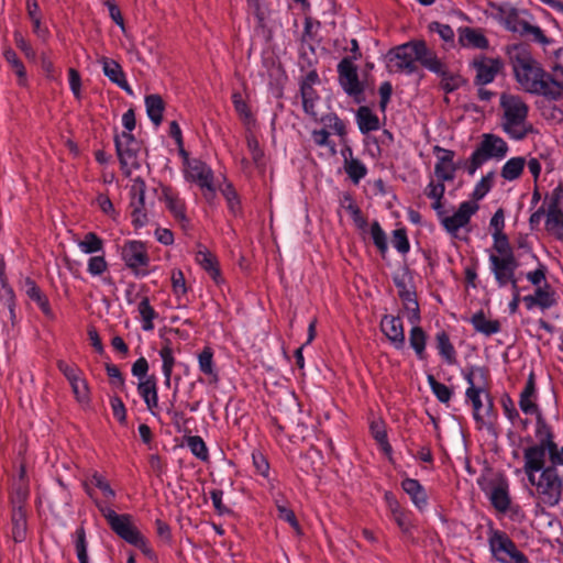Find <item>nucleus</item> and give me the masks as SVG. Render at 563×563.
Wrapping results in <instances>:
<instances>
[{"label":"nucleus","mask_w":563,"mask_h":563,"mask_svg":"<svg viewBox=\"0 0 563 563\" xmlns=\"http://www.w3.org/2000/svg\"><path fill=\"white\" fill-rule=\"evenodd\" d=\"M186 173L188 178L198 183L200 188L203 190V196L208 200L213 198V175L211 169L203 162L198 159L188 161L186 164Z\"/></svg>","instance_id":"nucleus-13"},{"label":"nucleus","mask_w":563,"mask_h":563,"mask_svg":"<svg viewBox=\"0 0 563 563\" xmlns=\"http://www.w3.org/2000/svg\"><path fill=\"white\" fill-rule=\"evenodd\" d=\"M409 343L419 360L426 358L427 334L422 328L415 324L409 333Z\"/></svg>","instance_id":"nucleus-34"},{"label":"nucleus","mask_w":563,"mask_h":563,"mask_svg":"<svg viewBox=\"0 0 563 563\" xmlns=\"http://www.w3.org/2000/svg\"><path fill=\"white\" fill-rule=\"evenodd\" d=\"M494 173H488L475 186L472 198L477 201L484 198L493 186Z\"/></svg>","instance_id":"nucleus-51"},{"label":"nucleus","mask_w":563,"mask_h":563,"mask_svg":"<svg viewBox=\"0 0 563 563\" xmlns=\"http://www.w3.org/2000/svg\"><path fill=\"white\" fill-rule=\"evenodd\" d=\"M440 66L441 70L434 73L441 76V86L446 92H452L463 85L464 80L460 75L448 71L441 60Z\"/></svg>","instance_id":"nucleus-43"},{"label":"nucleus","mask_w":563,"mask_h":563,"mask_svg":"<svg viewBox=\"0 0 563 563\" xmlns=\"http://www.w3.org/2000/svg\"><path fill=\"white\" fill-rule=\"evenodd\" d=\"M199 369L207 376H209L210 383H217L219 380L218 373L214 369L213 352L210 347H205L198 355Z\"/></svg>","instance_id":"nucleus-36"},{"label":"nucleus","mask_w":563,"mask_h":563,"mask_svg":"<svg viewBox=\"0 0 563 563\" xmlns=\"http://www.w3.org/2000/svg\"><path fill=\"white\" fill-rule=\"evenodd\" d=\"M186 443L190 449L191 453L201 461H207L209 457L208 449L199 435H190L186 439Z\"/></svg>","instance_id":"nucleus-47"},{"label":"nucleus","mask_w":563,"mask_h":563,"mask_svg":"<svg viewBox=\"0 0 563 563\" xmlns=\"http://www.w3.org/2000/svg\"><path fill=\"white\" fill-rule=\"evenodd\" d=\"M508 54L515 79L523 91L548 100L563 99V64L554 63L547 71L521 45L512 46Z\"/></svg>","instance_id":"nucleus-2"},{"label":"nucleus","mask_w":563,"mask_h":563,"mask_svg":"<svg viewBox=\"0 0 563 563\" xmlns=\"http://www.w3.org/2000/svg\"><path fill=\"white\" fill-rule=\"evenodd\" d=\"M146 112L151 121L158 126L163 120L165 103L159 95H150L145 97Z\"/></svg>","instance_id":"nucleus-31"},{"label":"nucleus","mask_w":563,"mask_h":563,"mask_svg":"<svg viewBox=\"0 0 563 563\" xmlns=\"http://www.w3.org/2000/svg\"><path fill=\"white\" fill-rule=\"evenodd\" d=\"M121 256L125 265L135 276L144 277L148 274L150 257L145 245L140 241H129L122 246Z\"/></svg>","instance_id":"nucleus-8"},{"label":"nucleus","mask_w":563,"mask_h":563,"mask_svg":"<svg viewBox=\"0 0 563 563\" xmlns=\"http://www.w3.org/2000/svg\"><path fill=\"white\" fill-rule=\"evenodd\" d=\"M500 108L503 110V131L514 140H523L531 131L528 123V104L519 97L509 93L500 96Z\"/></svg>","instance_id":"nucleus-4"},{"label":"nucleus","mask_w":563,"mask_h":563,"mask_svg":"<svg viewBox=\"0 0 563 563\" xmlns=\"http://www.w3.org/2000/svg\"><path fill=\"white\" fill-rule=\"evenodd\" d=\"M114 142L121 167L126 175H130L131 169L137 167L139 144L133 134L129 132L117 135Z\"/></svg>","instance_id":"nucleus-11"},{"label":"nucleus","mask_w":563,"mask_h":563,"mask_svg":"<svg viewBox=\"0 0 563 563\" xmlns=\"http://www.w3.org/2000/svg\"><path fill=\"white\" fill-rule=\"evenodd\" d=\"M526 165V159L521 156L508 159L501 168V177L506 180H515L520 177Z\"/></svg>","instance_id":"nucleus-39"},{"label":"nucleus","mask_w":563,"mask_h":563,"mask_svg":"<svg viewBox=\"0 0 563 563\" xmlns=\"http://www.w3.org/2000/svg\"><path fill=\"white\" fill-rule=\"evenodd\" d=\"M371 432L374 439L384 448V450H390V446L387 442L385 428L380 422L373 421L371 423Z\"/></svg>","instance_id":"nucleus-60"},{"label":"nucleus","mask_w":563,"mask_h":563,"mask_svg":"<svg viewBox=\"0 0 563 563\" xmlns=\"http://www.w3.org/2000/svg\"><path fill=\"white\" fill-rule=\"evenodd\" d=\"M137 311L142 318V329L144 331H152L154 329L153 320L157 318V312L150 305L147 297H143L137 306Z\"/></svg>","instance_id":"nucleus-42"},{"label":"nucleus","mask_w":563,"mask_h":563,"mask_svg":"<svg viewBox=\"0 0 563 563\" xmlns=\"http://www.w3.org/2000/svg\"><path fill=\"white\" fill-rule=\"evenodd\" d=\"M75 549L78 559H84L88 556L86 531L84 527H79L75 531Z\"/></svg>","instance_id":"nucleus-57"},{"label":"nucleus","mask_w":563,"mask_h":563,"mask_svg":"<svg viewBox=\"0 0 563 563\" xmlns=\"http://www.w3.org/2000/svg\"><path fill=\"white\" fill-rule=\"evenodd\" d=\"M427 380L433 394L441 402H449L452 396V390L444 384L439 383L433 375H428Z\"/></svg>","instance_id":"nucleus-48"},{"label":"nucleus","mask_w":563,"mask_h":563,"mask_svg":"<svg viewBox=\"0 0 563 563\" xmlns=\"http://www.w3.org/2000/svg\"><path fill=\"white\" fill-rule=\"evenodd\" d=\"M393 246L401 254L409 252L410 244L407 238V232L404 228L396 229L393 232L391 239Z\"/></svg>","instance_id":"nucleus-52"},{"label":"nucleus","mask_w":563,"mask_h":563,"mask_svg":"<svg viewBox=\"0 0 563 563\" xmlns=\"http://www.w3.org/2000/svg\"><path fill=\"white\" fill-rule=\"evenodd\" d=\"M388 67L391 71L412 74L417 63L430 71H440V59L424 41H412L390 49L387 54Z\"/></svg>","instance_id":"nucleus-3"},{"label":"nucleus","mask_w":563,"mask_h":563,"mask_svg":"<svg viewBox=\"0 0 563 563\" xmlns=\"http://www.w3.org/2000/svg\"><path fill=\"white\" fill-rule=\"evenodd\" d=\"M493 249L496 252L494 253L495 255L504 257H515L509 240L504 232H493Z\"/></svg>","instance_id":"nucleus-46"},{"label":"nucleus","mask_w":563,"mask_h":563,"mask_svg":"<svg viewBox=\"0 0 563 563\" xmlns=\"http://www.w3.org/2000/svg\"><path fill=\"white\" fill-rule=\"evenodd\" d=\"M519 263L516 257L489 255V268L494 274L498 287H505L516 277Z\"/></svg>","instance_id":"nucleus-12"},{"label":"nucleus","mask_w":563,"mask_h":563,"mask_svg":"<svg viewBox=\"0 0 563 563\" xmlns=\"http://www.w3.org/2000/svg\"><path fill=\"white\" fill-rule=\"evenodd\" d=\"M159 356L163 361L162 371L165 378L164 384L166 387H169L172 380V373L175 365L174 352L169 342H166L159 350Z\"/></svg>","instance_id":"nucleus-38"},{"label":"nucleus","mask_w":563,"mask_h":563,"mask_svg":"<svg viewBox=\"0 0 563 563\" xmlns=\"http://www.w3.org/2000/svg\"><path fill=\"white\" fill-rule=\"evenodd\" d=\"M247 150L254 163L258 164L263 158V151L260 147L257 139L253 134L246 135Z\"/></svg>","instance_id":"nucleus-62"},{"label":"nucleus","mask_w":563,"mask_h":563,"mask_svg":"<svg viewBox=\"0 0 563 563\" xmlns=\"http://www.w3.org/2000/svg\"><path fill=\"white\" fill-rule=\"evenodd\" d=\"M477 210L478 205L475 201H464L452 216L442 217L441 224L449 233L455 235L461 228L470 223Z\"/></svg>","instance_id":"nucleus-15"},{"label":"nucleus","mask_w":563,"mask_h":563,"mask_svg":"<svg viewBox=\"0 0 563 563\" xmlns=\"http://www.w3.org/2000/svg\"><path fill=\"white\" fill-rule=\"evenodd\" d=\"M401 487L410 496V499L416 507L423 509L427 506V494L422 485L417 479L406 478L402 481Z\"/></svg>","instance_id":"nucleus-26"},{"label":"nucleus","mask_w":563,"mask_h":563,"mask_svg":"<svg viewBox=\"0 0 563 563\" xmlns=\"http://www.w3.org/2000/svg\"><path fill=\"white\" fill-rule=\"evenodd\" d=\"M508 150L507 143L500 136L492 133L483 134L482 141L470 157L466 167L468 174L474 175L484 163L492 158L503 159L507 155Z\"/></svg>","instance_id":"nucleus-6"},{"label":"nucleus","mask_w":563,"mask_h":563,"mask_svg":"<svg viewBox=\"0 0 563 563\" xmlns=\"http://www.w3.org/2000/svg\"><path fill=\"white\" fill-rule=\"evenodd\" d=\"M357 124L362 133H368L379 129V120L367 107H361L356 113Z\"/></svg>","instance_id":"nucleus-32"},{"label":"nucleus","mask_w":563,"mask_h":563,"mask_svg":"<svg viewBox=\"0 0 563 563\" xmlns=\"http://www.w3.org/2000/svg\"><path fill=\"white\" fill-rule=\"evenodd\" d=\"M435 341L440 355L446 363L454 364L456 362V352L446 332L441 331L437 333Z\"/></svg>","instance_id":"nucleus-37"},{"label":"nucleus","mask_w":563,"mask_h":563,"mask_svg":"<svg viewBox=\"0 0 563 563\" xmlns=\"http://www.w3.org/2000/svg\"><path fill=\"white\" fill-rule=\"evenodd\" d=\"M96 506L107 520L111 530L125 542L139 548L144 549L146 541L141 534L139 529L133 523V518L129 514H117L113 509L104 503L96 501Z\"/></svg>","instance_id":"nucleus-5"},{"label":"nucleus","mask_w":563,"mask_h":563,"mask_svg":"<svg viewBox=\"0 0 563 563\" xmlns=\"http://www.w3.org/2000/svg\"><path fill=\"white\" fill-rule=\"evenodd\" d=\"M300 92L305 112L316 118V102L319 100L316 90L313 89V87H310V82H302L300 87Z\"/></svg>","instance_id":"nucleus-40"},{"label":"nucleus","mask_w":563,"mask_h":563,"mask_svg":"<svg viewBox=\"0 0 563 563\" xmlns=\"http://www.w3.org/2000/svg\"><path fill=\"white\" fill-rule=\"evenodd\" d=\"M69 384L77 400L86 401L88 399V384L81 375L69 382Z\"/></svg>","instance_id":"nucleus-53"},{"label":"nucleus","mask_w":563,"mask_h":563,"mask_svg":"<svg viewBox=\"0 0 563 563\" xmlns=\"http://www.w3.org/2000/svg\"><path fill=\"white\" fill-rule=\"evenodd\" d=\"M24 287H25V294L27 295V297L31 300H33L34 302H36L37 306L41 308V310L46 316L52 317L53 313H52V309L49 307L48 299H47V297L45 295H43V292L36 286V284L32 279L26 278Z\"/></svg>","instance_id":"nucleus-30"},{"label":"nucleus","mask_w":563,"mask_h":563,"mask_svg":"<svg viewBox=\"0 0 563 563\" xmlns=\"http://www.w3.org/2000/svg\"><path fill=\"white\" fill-rule=\"evenodd\" d=\"M438 161L434 166V175L438 180L452 181L455 177L456 167L454 166L453 158L455 153L451 150L443 148L439 145L433 147Z\"/></svg>","instance_id":"nucleus-17"},{"label":"nucleus","mask_w":563,"mask_h":563,"mask_svg":"<svg viewBox=\"0 0 563 563\" xmlns=\"http://www.w3.org/2000/svg\"><path fill=\"white\" fill-rule=\"evenodd\" d=\"M531 19H529L526 23V25L519 31L518 34H520L521 36H529L533 42H537L543 46H547L549 44L552 43V40L549 38L544 33L543 31L541 30V27H539L538 25H533L531 22H530Z\"/></svg>","instance_id":"nucleus-45"},{"label":"nucleus","mask_w":563,"mask_h":563,"mask_svg":"<svg viewBox=\"0 0 563 563\" xmlns=\"http://www.w3.org/2000/svg\"><path fill=\"white\" fill-rule=\"evenodd\" d=\"M471 322L477 332H481L485 335L495 334L500 330L499 321L486 319L483 311L476 312L472 317Z\"/></svg>","instance_id":"nucleus-33"},{"label":"nucleus","mask_w":563,"mask_h":563,"mask_svg":"<svg viewBox=\"0 0 563 563\" xmlns=\"http://www.w3.org/2000/svg\"><path fill=\"white\" fill-rule=\"evenodd\" d=\"M493 507L505 514L510 507L509 483L506 477L500 476L492 482L490 492L488 494Z\"/></svg>","instance_id":"nucleus-19"},{"label":"nucleus","mask_w":563,"mask_h":563,"mask_svg":"<svg viewBox=\"0 0 563 563\" xmlns=\"http://www.w3.org/2000/svg\"><path fill=\"white\" fill-rule=\"evenodd\" d=\"M466 399L471 401L473 407V417L475 421L482 426L486 424L493 416V400L488 393L476 391V389L467 388L465 393Z\"/></svg>","instance_id":"nucleus-14"},{"label":"nucleus","mask_w":563,"mask_h":563,"mask_svg":"<svg viewBox=\"0 0 563 563\" xmlns=\"http://www.w3.org/2000/svg\"><path fill=\"white\" fill-rule=\"evenodd\" d=\"M278 518L288 522L297 532V534L301 533V528L299 522L295 516V512L287 508L285 505L277 504Z\"/></svg>","instance_id":"nucleus-56"},{"label":"nucleus","mask_w":563,"mask_h":563,"mask_svg":"<svg viewBox=\"0 0 563 563\" xmlns=\"http://www.w3.org/2000/svg\"><path fill=\"white\" fill-rule=\"evenodd\" d=\"M77 245L85 254H93L103 250V241L95 232L86 233Z\"/></svg>","instance_id":"nucleus-44"},{"label":"nucleus","mask_w":563,"mask_h":563,"mask_svg":"<svg viewBox=\"0 0 563 563\" xmlns=\"http://www.w3.org/2000/svg\"><path fill=\"white\" fill-rule=\"evenodd\" d=\"M496 20L503 24L508 31L519 33L531 19V14L527 10H520L510 3L494 4Z\"/></svg>","instance_id":"nucleus-9"},{"label":"nucleus","mask_w":563,"mask_h":563,"mask_svg":"<svg viewBox=\"0 0 563 563\" xmlns=\"http://www.w3.org/2000/svg\"><path fill=\"white\" fill-rule=\"evenodd\" d=\"M371 236L375 246L384 255L388 250L387 238L384 230L382 229L380 224L377 221H374L371 225Z\"/></svg>","instance_id":"nucleus-49"},{"label":"nucleus","mask_w":563,"mask_h":563,"mask_svg":"<svg viewBox=\"0 0 563 563\" xmlns=\"http://www.w3.org/2000/svg\"><path fill=\"white\" fill-rule=\"evenodd\" d=\"M536 442L523 449V472L536 487L537 497L548 507L556 506L563 492V478L556 466H563V446H559L551 426L540 415L534 429Z\"/></svg>","instance_id":"nucleus-1"},{"label":"nucleus","mask_w":563,"mask_h":563,"mask_svg":"<svg viewBox=\"0 0 563 563\" xmlns=\"http://www.w3.org/2000/svg\"><path fill=\"white\" fill-rule=\"evenodd\" d=\"M545 230L558 240H563V210L548 208L545 214Z\"/></svg>","instance_id":"nucleus-27"},{"label":"nucleus","mask_w":563,"mask_h":563,"mask_svg":"<svg viewBox=\"0 0 563 563\" xmlns=\"http://www.w3.org/2000/svg\"><path fill=\"white\" fill-rule=\"evenodd\" d=\"M522 300L528 309L539 307L545 310L556 305V294L549 284L544 283L543 286L536 288L533 295L525 296Z\"/></svg>","instance_id":"nucleus-20"},{"label":"nucleus","mask_w":563,"mask_h":563,"mask_svg":"<svg viewBox=\"0 0 563 563\" xmlns=\"http://www.w3.org/2000/svg\"><path fill=\"white\" fill-rule=\"evenodd\" d=\"M137 391L143 398L147 409L154 413V410L158 407L156 378L154 376H148L145 379L140 380Z\"/></svg>","instance_id":"nucleus-23"},{"label":"nucleus","mask_w":563,"mask_h":563,"mask_svg":"<svg viewBox=\"0 0 563 563\" xmlns=\"http://www.w3.org/2000/svg\"><path fill=\"white\" fill-rule=\"evenodd\" d=\"M344 157V170L350 179L357 185L367 174L366 166L357 158L352 157V150L347 147L342 151Z\"/></svg>","instance_id":"nucleus-25"},{"label":"nucleus","mask_w":563,"mask_h":563,"mask_svg":"<svg viewBox=\"0 0 563 563\" xmlns=\"http://www.w3.org/2000/svg\"><path fill=\"white\" fill-rule=\"evenodd\" d=\"M429 30L431 32H435L439 34V36L444 41L445 43H449L451 46L454 45V31L449 24H443L440 22H431L429 24Z\"/></svg>","instance_id":"nucleus-50"},{"label":"nucleus","mask_w":563,"mask_h":563,"mask_svg":"<svg viewBox=\"0 0 563 563\" xmlns=\"http://www.w3.org/2000/svg\"><path fill=\"white\" fill-rule=\"evenodd\" d=\"M493 556L499 563H530L528 558L517 549L515 542L503 531L493 530L488 538Z\"/></svg>","instance_id":"nucleus-7"},{"label":"nucleus","mask_w":563,"mask_h":563,"mask_svg":"<svg viewBox=\"0 0 563 563\" xmlns=\"http://www.w3.org/2000/svg\"><path fill=\"white\" fill-rule=\"evenodd\" d=\"M26 511L19 506L11 511V537L14 542L20 543L26 539Z\"/></svg>","instance_id":"nucleus-24"},{"label":"nucleus","mask_w":563,"mask_h":563,"mask_svg":"<svg viewBox=\"0 0 563 563\" xmlns=\"http://www.w3.org/2000/svg\"><path fill=\"white\" fill-rule=\"evenodd\" d=\"M108 269V263L104 256H92L88 261V272L92 276H99Z\"/></svg>","instance_id":"nucleus-58"},{"label":"nucleus","mask_w":563,"mask_h":563,"mask_svg":"<svg viewBox=\"0 0 563 563\" xmlns=\"http://www.w3.org/2000/svg\"><path fill=\"white\" fill-rule=\"evenodd\" d=\"M232 101L234 104L235 111L239 113L241 118L244 120L251 119V111L246 104V102L243 100L242 95L240 92H234L232 95Z\"/></svg>","instance_id":"nucleus-64"},{"label":"nucleus","mask_w":563,"mask_h":563,"mask_svg":"<svg viewBox=\"0 0 563 563\" xmlns=\"http://www.w3.org/2000/svg\"><path fill=\"white\" fill-rule=\"evenodd\" d=\"M197 263L218 282L220 275L216 257L207 250H200L196 254Z\"/></svg>","instance_id":"nucleus-41"},{"label":"nucleus","mask_w":563,"mask_h":563,"mask_svg":"<svg viewBox=\"0 0 563 563\" xmlns=\"http://www.w3.org/2000/svg\"><path fill=\"white\" fill-rule=\"evenodd\" d=\"M339 82L349 96H356L363 91L358 80L357 68L352 58L344 57L338 65Z\"/></svg>","instance_id":"nucleus-16"},{"label":"nucleus","mask_w":563,"mask_h":563,"mask_svg":"<svg viewBox=\"0 0 563 563\" xmlns=\"http://www.w3.org/2000/svg\"><path fill=\"white\" fill-rule=\"evenodd\" d=\"M471 66L476 73L474 84L479 87L493 82L496 76L504 69V63L500 58H493L486 55L476 56L472 60Z\"/></svg>","instance_id":"nucleus-10"},{"label":"nucleus","mask_w":563,"mask_h":563,"mask_svg":"<svg viewBox=\"0 0 563 563\" xmlns=\"http://www.w3.org/2000/svg\"><path fill=\"white\" fill-rule=\"evenodd\" d=\"M459 43L463 47H474L479 49H486L489 46V42L483 32L478 29L468 26L460 27Z\"/></svg>","instance_id":"nucleus-22"},{"label":"nucleus","mask_w":563,"mask_h":563,"mask_svg":"<svg viewBox=\"0 0 563 563\" xmlns=\"http://www.w3.org/2000/svg\"><path fill=\"white\" fill-rule=\"evenodd\" d=\"M465 379L468 383V388L476 389V391L488 393V371L485 367H472Z\"/></svg>","instance_id":"nucleus-29"},{"label":"nucleus","mask_w":563,"mask_h":563,"mask_svg":"<svg viewBox=\"0 0 563 563\" xmlns=\"http://www.w3.org/2000/svg\"><path fill=\"white\" fill-rule=\"evenodd\" d=\"M106 371L110 378L111 384L114 387L119 388L120 390H123L125 383H124V378H123L119 367L113 364L108 363V364H106Z\"/></svg>","instance_id":"nucleus-59"},{"label":"nucleus","mask_w":563,"mask_h":563,"mask_svg":"<svg viewBox=\"0 0 563 563\" xmlns=\"http://www.w3.org/2000/svg\"><path fill=\"white\" fill-rule=\"evenodd\" d=\"M380 330L395 349L401 350L405 347V330L399 317L389 314L384 316L380 320Z\"/></svg>","instance_id":"nucleus-18"},{"label":"nucleus","mask_w":563,"mask_h":563,"mask_svg":"<svg viewBox=\"0 0 563 563\" xmlns=\"http://www.w3.org/2000/svg\"><path fill=\"white\" fill-rule=\"evenodd\" d=\"M164 201L174 218L180 222H187L185 203L170 190H164Z\"/></svg>","instance_id":"nucleus-35"},{"label":"nucleus","mask_w":563,"mask_h":563,"mask_svg":"<svg viewBox=\"0 0 563 563\" xmlns=\"http://www.w3.org/2000/svg\"><path fill=\"white\" fill-rule=\"evenodd\" d=\"M99 63L102 65L103 74L114 84H117L120 88L125 90L129 95H133L131 87L125 80L124 73L122 67L113 59L108 57H101Z\"/></svg>","instance_id":"nucleus-21"},{"label":"nucleus","mask_w":563,"mask_h":563,"mask_svg":"<svg viewBox=\"0 0 563 563\" xmlns=\"http://www.w3.org/2000/svg\"><path fill=\"white\" fill-rule=\"evenodd\" d=\"M91 483L102 492L106 498H114V490L110 487V484L101 475L97 473L93 474L91 477Z\"/></svg>","instance_id":"nucleus-63"},{"label":"nucleus","mask_w":563,"mask_h":563,"mask_svg":"<svg viewBox=\"0 0 563 563\" xmlns=\"http://www.w3.org/2000/svg\"><path fill=\"white\" fill-rule=\"evenodd\" d=\"M145 181L140 177L135 178L130 189L131 199L145 203Z\"/></svg>","instance_id":"nucleus-61"},{"label":"nucleus","mask_w":563,"mask_h":563,"mask_svg":"<svg viewBox=\"0 0 563 563\" xmlns=\"http://www.w3.org/2000/svg\"><path fill=\"white\" fill-rule=\"evenodd\" d=\"M322 122L338 135L344 136L346 134L345 123L336 114L330 113L323 117Z\"/></svg>","instance_id":"nucleus-55"},{"label":"nucleus","mask_w":563,"mask_h":563,"mask_svg":"<svg viewBox=\"0 0 563 563\" xmlns=\"http://www.w3.org/2000/svg\"><path fill=\"white\" fill-rule=\"evenodd\" d=\"M3 57L11 70L16 76L18 85L21 87L27 86L26 69L22 60L18 57L16 53L12 48H7L3 52Z\"/></svg>","instance_id":"nucleus-28"},{"label":"nucleus","mask_w":563,"mask_h":563,"mask_svg":"<svg viewBox=\"0 0 563 563\" xmlns=\"http://www.w3.org/2000/svg\"><path fill=\"white\" fill-rule=\"evenodd\" d=\"M170 280L173 292L177 297L183 296L187 292L186 279L184 273L180 269H173Z\"/></svg>","instance_id":"nucleus-54"}]
</instances>
